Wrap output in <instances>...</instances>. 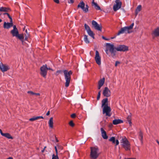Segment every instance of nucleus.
Instances as JSON below:
<instances>
[{"label": "nucleus", "instance_id": "e433bc0d", "mask_svg": "<svg viewBox=\"0 0 159 159\" xmlns=\"http://www.w3.org/2000/svg\"><path fill=\"white\" fill-rule=\"evenodd\" d=\"M29 120L30 121H34L36 120L35 116H34L32 118H30L29 119Z\"/></svg>", "mask_w": 159, "mask_h": 159}, {"label": "nucleus", "instance_id": "c756f323", "mask_svg": "<svg viewBox=\"0 0 159 159\" xmlns=\"http://www.w3.org/2000/svg\"><path fill=\"white\" fill-rule=\"evenodd\" d=\"M84 40L85 42L87 44H88L90 43V41L88 38V36L86 35H84Z\"/></svg>", "mask_w": 159, "mask_h": 159}, {"label": "nucleus", "instance_id": "20e7f679", "mask_svg": "<svg viewBox=\"0 0 159 159\" xmlns=\"http://www.w3.org/2000/svg\"><path fill=\"white\" fill-rule=\"evenodd\" d=\"M90 157L92 159H96L99 156L100 153L98 148L97 146L90 148Z\"/></svg>", "mask_w": 159, "mask_h": 159}, {"label": "nucleus", "instance_id": "774afa93", "mask_svg": "<svg viewBox=\"0 0 159 159\" xmlns=\"http://www.w3.org/2000/svg\"><path fill=\"white\" fill-rule=\"evenodd\" d=\"M2 20L1 19H0V22H2Z\"/></svg>", "mask_w": 159, "mask_h": 159}, {"label": "nucleus", "instance_id": "4468645a", "mask_svg": "<svg viewBox=\"0 0 159 159\" xmlns=\"http://www.w3.org/2000/svg\"><path fill=\"white\" fill-rule=\"evenodd\" d=\"M10 69L9 66L6 65H4L2 63H0V69L3 72L7 71Z\"/></svg>", "mask_w": 159, "mask_h": 159}, {"label": "nucleus", "instance_id": "6e6d98bb", "mask_svg": "<svg viewBox=\"0 0 159 159\" xmlns=\"http://www.w3.org/2000/svg\"><path fill=\"white\" fill-rule=\"evenodd\" d=\"M61 72V70H58L57 71V73H60Z\"/></svg>", "mask_w": 159, "mask_h": 159}, {"label": "nucleus", "instance_id": "4c0bfd02", "mask_svg": "<svg viewBox=\"0 0 159 159\" xmlns=\"http://www.w3.org/2000/svg\"><path fill=\"white\" fill-rule=\"evenodd\" d=\"M7 16L10 19V22L12 23V20L11 17L10 16L9 14H7Z\"/></svg>", "mask_w": 159, "mask_h": 159}, {"label": "nucleus", "instance_id": "a211bd4d", "mask_svg": "<svg viewBox=\"0 0 159 159\" xmlns=\"http://www.w3.org/2000/svg\"><path fill=\"white\" fill-rule=\"evenodd\" d=\"M13 26V23L11 22L6 23L5 22L3 25V27L4 28L8 29Z\"/></svg>", "mask_w": 159, "mask_h": 159}, {"label": "nucleus", "instance_id": "a878e982", "mask_svg": "<svg viewBox=\"0 0 159 159\" xmlns=\"http://www.w3.org/2000/svg\"><path fill=\"white\" fill-rule=\"evenodd\" d=\"M48 123L49 127L51 128H52L53 127V120L52 117L50 118Z\"/></svg>", "mask_w": 159, "mask_h": 159}, {"label": "nucleus", "instance_id": "603ef678", "mask_svg": "<svg viewBox=\"0 0 159 159\" xmlns=\"http://www.w3.org/2000/svg\"><path fill=\"white\" fill-rule=\"evenodd\" d=\"M58 148L60 149L61 150L62 149V147L61 146H58Z\"/></svg>", "mask_w": 159, "mask_h": 159}, {"label": "nucleus", "instance_id": "6ab92c4d", "mask_svg": "<svg viewBox=\"0 0 159 159\" xmlns=\"http://www.w3.org/2000/svg\"><path fill=\"white\" fill-rule=\"evenodd\" d=\"M94 0H92V6L94 7V8L96 10H101L100 7L98 5L97 3L94 2Z\"/></svg>", "mask_w": 159, "mask_h": 159}, {"label": "nucleus", "instance_id": "dca6fc26", "mask_svg": "<svg viewBox=\"0 0 159 159\" xmlns=\"http://www.w3.org/2000/svg\"><path fill=\"white\" fill-rule=\"evenodd\" d=\"M102 136L103 139H108V136L107 135L106 132L102 128L100 129Z\"/></svg>", "mask_w": 159, "mask_h": 159}, {"label": "nucleus", "instance_id": "9d476101", "mask_svg": "<svg viewBox=\"0 0 159 159\" xmlns=\"http://www.w3.org/2000/svg\"><path fill=\"white\" fill-rule=\"evenodd\" d=\"M111 111V109L110 107L108 106L107 105L103 107V113H105L106 116H111V115L110 113Z\"/></svg>", "mask_w": 159, "mask_h": 159}, {"label": "nucleus", "instance_id": "aec40b11", "mask_svg": "<svg viewBox=\"0 0 159 159\" xmlns=\"http://www.w3.org/2000/svg\"><path fill=\"white\" fill-rule=\"evenodd\" d=\"M10 11V8L0 6V12H8Z\"/></svg>", "mask_w": 159, "mask_h": 159}, {"label": "nucleus", "instance_id": "ea45409f", "mask_svg": "<svg viewBox=\"0 0 159 159\" xmlns=\"http://www.w3.org/2000/svg\"><path fill=\"white\" fill-rule=\"evenodd\" d=\"M27 93H29L30 94L32 95H34V94H35V93H34L32 91H28L27 92Z\"/></svg>", "mask_w": 159, "mask_h": 159}, {"label": "nucleus", "instance_id": "7ed1b4c3", "mask_svg": "<svg viewBox=\"0 0 159 159\" xmlns=\"http://www.w3.org/2000/svg\"><path fill=\"white\" fill-rule=\"evenodd\" d=\"M63 72L65 79L66 80L65 85V86L67 87L69 86L71 80V75L72 74V72L71 70L68 71L67 70H64Z\"/></svg>", "mask_w": 159, "mask_h": 159}, {"label": "nucleus", "instance_id": "13d9d810", "mask_svg": "<svg viewBox=\"0 0 159 159\" xmlns=\"http://www.w3.org/2000/svg\"><path fill=\"white\" fill-rule=\"evenodd\" d=\"M102 87V86H101V85H98V89H100Z\"/></svg>", "mask_w": 159, "mask_h": 159}, {"label": "nucleus", "instance_id": "423d86ee", "mask_svg": "<svg viewBox=\"0 0 159 159\" xmlns=\"http://www.w3.org/2000/svg\"><path fill=\"white\" fill-rule=\"evenodd\" d=\"M40 75L44 78H46L47 75L48 67L46 65H44L40 68Z\"/></svg>", "mask_w": 159, "mask_h": 159}, {"label": "nucleus", "instance_id": "79ce46f5", "mask_svg": "<svg viewBox=\"0 0 159 159\" xmlns=\"http://www.w3.org/2000/svg\"><path fill=\"white\" fill-rule=\"evenodd\" d=\"M120 63V62L119 61H116V63H115V66H117L118 64H119Z\"/></svg>", "mask_w": 159, "mask_h": 159}, {"label": "nucleus", "instance_id": "b1692460", "mask_svg": "<svg viewBox=\"0 0 159 159\" xmlns=\"http://www.w3.org/2000/svg\"><path fill=\"white\" fill-rule=\"evenodd\" d=\"M3 136L5 137L8 139H13V138L11 136L10 134L8 133H5L2 134Z\"/></svg>", "mask_w": 159, "mask_h": 159}, {"label": "nucleus", "instance_id": "052dcab7", "mask_svg": "<svg viewBox=\"0 0 159 159\" xmlns=\"http://www.w3.org/2000/svg\"><path fill=\"white\" fill-rule=\"evenodd\" d=\"M39 119L41 118V119H43V117L42 116H39Z\"/></svg>", "mask_w": 159, "mask_h": 159}, {"label": "nucleus", "instance_id": "c9c22d12", "mask_svg": "<svg viewBox=\"0 0 159 159\" xmlns=\"http://www.w3.org/2000/svg\"><path fill=\"white\" fill-rule=\"evenodd\" d=\"M100 93H101V91H99L98 93V94L97 97V100H99V99H100V95H101Z\"/></svg>", "mask_w": 159, "mask_h": 159}, {"label": "nucleus", "instance_id": "1a4fd4ad", "mask_svg": "<svg viewBox=\"0 0 159 159\" xmlns=\"http://www.w3.org/2000/svg\"><path fill=\"white\" fill-rule=\"evenodd\" d=\"M115 2L116 4L113 6V9L115 11H116L121 8L122 3L120 0H116Z\"/></svg>", "mask_w": 159, "mask_h": 159}, {"label": "nucleus", "instance_id": "680f3d73", "mask_svg": "<svg viewBox=\"0 0 159 159\" xmlns=\"http://www.w3.org/2000/svg\"><path fill=\"white\" fill-rule=\"evenodd\" d=\"M7 14H9L8 13H7V12H5V13H4L3 14L4 15H7Z\"/></svg>", "mask_w": 159, "mask_h": 159}, {"label": "nucleus", "instance_id": "bb28decb", "mask_svg": "<svg viewBox=\"0 0 159 159\" xmlns=\"http://www.w3.org/2000/svg\"><path fill=\"white\" fill-rule=\"evenodd\" d=\"M105 78H103L102 79H101L98 82V85H101L102 86L104 83Z\"/></svg>", "mask_w": 159, "mask_h": 159}, {"label": "nucleus", "instance_id": "f257e3e1", "mask_svg": "<svg viewBox=\"0 0 159 159\" xmlns=\"http://www.w3.org/2000/svg\"><path fill=\"white\" fill-rule=\"evenodd\" d=\"M107 48L105 50V52L107 54H108V51L110 52L111 57L114 58L116 55V51L115 50V47L113 44L110 43H106Z\"/></svg>", "mask_w": 159, "mask_h": 159}, {"label": "nucleus", "instance_id": "0e129e2a", "mask_svg": "<svg viewBox=\"0 0 159 159\" xmlns=\"http://www.w3.org/2000/svg\"><path fill=\"white\" fill-rule=\"evenodd\" d=\"M126 159H136L135 158H127Z\"/></svg>", "mask_w": 159, "mask_h": 159}, {"label": "nucleus", "instance_id": "2f4dec72", "mask_svg": "<svg viewBox=\"0 0 159 159\" xmlns=\"http://www.w3.org/2000/svg\"><path fill=\"white\" fill-rule=\"evenodd\" d=\"M127 120L128 122L131 125L132 123L131 121V116H128L127 118Z\"/></svg>", "mask_w": 159, "mask_h": 159}, {"label": "nucleus", "instance_id": "6e6552de", "mask_svg": "<svg viewBox=\"0 0 159 159\" xmlns=\"http://www.w3.org/2000/svg\"><path fill=\"white\" fill-rule=\"evenodd\" d=\"M85 4L83 1L81 2L77 6L78 8H81L85 13L88 11L89 7L87 4L86 5V7H84Z\"/></svg>", "mask_w": 159, "mask_h": 159}, {"label": "nucleus", "instance_id": "f3484780", "mask_svg": "<svg viewBox=\"0 0 159 159\" xmlns=\"http://www.w3.org/2000/svg\"><path fill=\"white\" fill-rule=\"evenodd\" d=\"M153 37H158L159 36V28H157L154 30L152 34Z\"/></svg>", "mask_w": 159, "mask_h": 159}, {"label": "nucleus", "instance_id": "7c9ffc66", "mask_svg": "<svg viewBox=\"0 0 159 159\" xmlns=\"http://www.w3.org/2000/svg\"><path fill=\"white\" fill-rule=\"evenodd\" d=\"M84 27L85 30H86L87 32L89 30H91V29L89 26L87 25L86 24H84Z\"/></svg>", "mask_w": 159, "mask_h": 159}, {"label": "nucleus", "instance_id": "bf43d9fd", "mask_svg": "<svg viewBox=\"0 0 159 159\" xmlns=\"http://www.w3.org/2000/svg\"><path fill=\"white\" fill-rule=\"evenodd\" d=\"M48 70H52V71H53V70H52V69H51V68H48Z\"/></svg>", "mask_w": 159, "mask_h": 159}, {"label": "nucleus", "instance_id": "a18cd8bd", "mask_svg": "<svg viewBox=\"0 0 159 159\" xmlns=\"http://www.w3.org/2000/svg\"><path fill=\"white\" fill-rule=\"evenodd\" d=\"M29 34H25V40H27L28 39V37H29Z\"/></svg>", "mask_w": 159, "mask_h": 159}, {"label": "nucleus", "instance_id": "39448f33", "mask_svg": "<svg viewBox=\"0 0 159 159\" xmlns=\"http://www.w3.org/2000/svg\"><path fill=\"white\" fill-rule=\"evenodd\" d=\"M122 147L125 150H129L130 149V145L128 139L126 138H122L120 141Z\"/></svg>", "mask_w": 159, "mask_h": 159}, {"label": "nucleus", "instance_id": "f8f14e48", "mask_svg": "<svg viewBox=\"0 0 159 159\" xmlns=\"http://www.w3.org/2000/svg\"><path fill=\"white\" fill-rule=\"evenodd\" d=\"M95 59L96 63L98 65L101 64V57H100L99 52L97 50L96 51Z\"/></svg>", "mask_w": 159, "mask_h": 159}, {"label": "nucleus", "instance_id": "58836bf2", "mask_svg": "<svg viewBox=\"0 0 159 159\" xmlns=\"http://www.w3.org/2000/svg\"><path fill=\"white\" fill-rule=\"evenodd\" d=\"M7 16L10 19V22L12 23V20L11 17L10 16L9 14H7Z\"/></svg>", "mask_w": 159, "mask_h": 159}, {"label": "nucleus", "instance_id": "338daca9", "mask_svg": "<svg viewBox=\"0 0 159 159\" xmlns=\"http://www.w3.org/2000/svg\"><path fill=\"white\" fill-rule=\"evenodd\" d=\"M56 141H57V142H58V140H57V139H56Z\"/></svg>", "mask_w": 159, "mask_h": 159}, {"label": "nucleus", "instance_id": "de8ad7c7", "mask_svg": "<svg viewBox=\"0 0 159 159\" xmlns=\"http://www.w3.org/2000/svg\"><path fill=\"white\" fill-rule=\"evenodd\" d=\"M115 143H116V145H118L119 143V141L118 140H116L115 141Z\"/></svg>", "mask_w": 159, "mask_h": 159}, {"label": "nucleus", "instance_id": "4be33fe9", "mask_svg": "<svg viewBox=\"0 0 159 159\" xmlns=\"http://www.w3.org/2000/svg\"><path fill=\"white\" fill-rule=\"evenodd\" d=\"M16 37L20 39L22 43L24 44V37L23 34H19Z\"/></svg>", "mask_w": 159, "mask_h": 159}, {"label": "nucleus", "instance_id": "69168bd1", "mask_svg": "<svg viewBox=\"0 0 159 159\" xmlns=\"http://www.w3.org/2000/svg\"><path fill=\"white\" fill-rule=\"evenodd\" d=\"M25 32L26 33L27 35L28 34L27 33V30H25Z\"/></svg>", "mask_w": 159, "mask_h": 159}, {"label": "nucleus", "instance_id": "ddd939ff", "mask_svg": "<svg viewBox=\"0 0 159 159\" xmlns=\"http://www.w3.org/2000/svg\"><path fill=\"white\" fill-rule=\"evenodd\" d=\"M103 94L104 96L107 97H109L111 96V91L107 87H106L103 90Z\"/></svg>", "mask_w": 159, "mask_h": 159}, {"label": "nucleus", "instance_id": "412c9836", "mask_svg": "<svg viewBox=\"0 0 159 159\" xmlns=\"http://www.w3.org/2000/svg\"><path fill=\"white\" fill-rule=\"evenodd\" d=\"M123 122V120L119 119H115L114 120H113L112 121V123L114 125L119 124L122 123Z\"/></svg>", "mask_w": 159, "mask_h": 159}, {"label": "nucleus", "instance_id": "e2e57ef3", "mask_svg": "<svg viewBox=\"0 0 159 159\" xmlns=\"http://www.w3.org/2000/svg\"><path fill=\"white\" fill-rule=\"evenodd\" d=\"M44 148H43V149L41 151V152H44Z\"/></svg>", "mask_w": 159, "mask_h": 159}, {"label": "nucleus", "instance_id": "864d4df0", "mask_svg": "<svg viewBox=\"0 0 159 159\" xmlns=\"http://www.w3.org/2000/svg\"><path fill=\"white\" fill-rule=\"evenodd\" d=\"M102 38L103 39H105V40H108V39H106L105 37H104V36H102Z\"/></svg>", "mask_w": 159, "mask_h": 159}, {"label": "nucleus", "instance_id": "c03bdc74", "mask_svg": "<svg viewBox=\"0 0 159 159\" xmlns=\"http://www.w3.org/2000/svg\"><path fill=\"white\" fill-rule=\"evenodd\" d=\"M55 149L56 152V155H58V152H57V148L56 146L55 147Z\"/></svg>", "mask_w": 159, "mask_h": 159}, {"label": "nucleus", "instance_id": "8fccbe9b", "mask_svg": "<svg viewBox=\"0 0 159 159\" xmlns=\"http://www.w3.org/2000/svg\"><path fill=\"white\" fill-rule=\"evenodd\" d=\"M35 120H37L39 119V116H35Z\"/></svg>", "mask_w": 159, "mask_h": 159}, {"label": "nucleus", "instance_id": "cd10ccee", "mask_svg": "<svg viewBox=\"0 0 159 159\" xmlns=\"http://www.w3.org/2000/svg\"><path fill=\"white\" fill-rule=\"evenodd\" d=\"M141 7L142 6L141 5H139L137 6L135 11V13L136 15H137L138 13L141 11Z\"/></svg>", "mask_w": 159, "mask_h": 159}, {"label": "nucleus", "instance_id": "37998d69", "mask_svg": "<svg viewBox=\"0 0 159 159\" xmlns=\"http://www.w3.org/2000/svg\"><path fill=\"white\" fill-rule=\"evenodd\" d=\"M74 0H70V1H69L68 2L69 3H74Z\"/></svg>", "mask_w": 159, "mask_h": 159}, {"label": "nucleus", "instance_id": "4d7b16f0", "mask_svg": "<svg viewBox=\"0 0 159 159\" xmlns=\"http://www.w3.org/2000/svg\"><path fill=\"white\" fill-rule=\"evenodd\" d=\"M116 35H115V36H114L113 37H111V39H113L115 38H116Z\"/></svg>", "mask_w": 159, "mask_h": 159}, {"label": "nucleus", "instance_id": "2eb2a0df", "mask_svg": "<svg viewBox=\"0 0 159 159\" xmlns=\"http://www.w3.org/2000/svg\"><path fill=\"white\" fill-rule=\"evenodd\" d=\"M13 28V30L11 31V33L12 34L13 36L16 37L19 34L16 25H14Z\"/></svg>", "mask_w": 159, "mask_h": 159}, {"label": "nucleus", "instance_id": "3c124183", "mask_svg": "<svg viewBox=\"0 0 159 159\" xmlns=\"http://www.w3.org/2000/svg\"><path fill=\"white\" fill-rule=\"evenodd\" d=\"M50 111H48L46 114V115L48 116L50 114Z\"/></svg>", "mask_w": 159, "mask_h": 159}, {"label": "nucleus", "instance_id": "f03ea898", "mask_svg": "<svg viewBox=\"0 0 159 159\" xmlns=\"http://www.w3.org/2000/svg\"><path fill=\"white\" fill-rule=\"evenodd\" d=\"M134 23H132L130 26H125L121 28L120 30L118 32L117 34V35H119L120 34H130L132 32V30L134 26Z\"/></svg>", "mask_w": 159, "mask_h": 159}, {"label": "nucleus", "instance_id": "5701e85b", "mask_svg": "<svg viewBox=\"0 0 159 159\" xmlns=\"http://www.w3.org/2000/svg\"><path fill=\"white\" fill-rule=\"evenodd\" d=\"M107 102V98H106L103 99L102 101V107H104V106H106V105H108Z\"/></svg>", "mask_w": 159, "mask_h": 159}, {"label": "nucleus", "instance_id": "f704fd0d", "mask_svg": "<svg viewBox=\"0 0 159 159\" xmlns=\"http://www.w3.org/2000/svg\"><path fill=\"white\" fill-rule=\"evenodd\" d=\"M69 125L72 127H73L74 126V124L73 123L72 121H71L69 122Z\"/></svg>", "mask_w": 159, "mask_h": 159}, {"label": "nucleus", "instance_id": "a19ab883", "mask_svg": "<svg viewBox=\"0 0 159 159\" xmlns=\"http://www.w3.org/2000/svg\"><path fill=\"white\" fill-rule=\"evenodd\" d=\"M76 116V115L74 113L71 115V117L72 118H75Z\"/></svg>", "mask_w": 159, "mask_h": 159}, {"label": "nucleus", "instance_id": "9b49d317", "mask_svg": "<svg viewBox=\"0 0 159 159\" xmlns=\"http://www.w3.org/2000/svg\"><path fill=\"white\" fill-rule=\"evenodd\" d=\"M93 26L94 28L98 31H102V26L99 25L95 21L93 20L92 22Z\"/></svg>", "mask_w": 159, "mask_h": 159}, {"label": "nucleus", "instance_id": "0eeeda50", "mask_svg": "<svg viewBox=\"0 0 159 159\" xmlns=\"http://www.w3.org/2000/svg\"><path fill=\"white\" fill-rule=\"evenodd\" d=\"M128 47L124 45H119L115 48V50L118 51L125 52L128 50Z\"/></svg>", "mask_w": 159, "mask_h": 159}, {"label": "nucleus", "instance_id": "5fc2aeb1", "mask_svg": "<svg viewBox=\"0 0 159 159\" xmlns=\"http://www.w3.org/2000/svg\"><path fill=\"white\" fill-rule=\"evenodd\" d=\"M34 95H35L36 96H39V95H40V94L39 93H35V94H34Z\"/></svg>", "mask_w": 159, "mask_h": 159}, {"label": "nucleus", "instance_id": "c85d7f7f", "mask_svg": "<svg viewBox=\"0 0 159 159\" xmlns=\"http://www.w3.org/2000/svg\"><path fill=\"white\" fill-rule=\"evenodd\" d=\"M139 138L140 139L142 144L143 143V134L140 131L139 133Z\"/></svg>", "mask_w": 159, "mask_h": 159}, {"label": "nucleus", "instance_id": "49530a36", "mask_svg": "<svg viewBox=\"0 0 159 159\" xmlns=\"http://www.w3.org/2000/svg\"><path fill=\"white\" fill-rule=\"evenodd\" d=\"M54 1L57 3H59V0H53Z\"/></svg>", "mask_w": 159, "mask_h": 159}, {"label": "nucleus", "instance_id": "473e14b6", "mask_svg": "<svg viewBox=\"0 0 159 159\" xmlns=\"http://www.w3.org/2000/svg\"><path fill=\"white\" fill-rule=\"evenodd\" d=\"M109 140L110 141L112 142V143H115V138L114 137H112L110 138L109 139Z\"/></svg>", "mask_w": 159, "mask_h": 159}, {"label": "nucleus", "instance_id": "72a5a7b5", "mask_svg": "<svg viewBox=\"0 0 159 159\" xmlns=\"http://www.w3.org/2000/svg\"><path fill=\"white\" fill-rule=\"evenodd\" d=\"M52 159H59L58 155H55L54 154H53L52 155Z\"/></svg>", "mask_w": 159, "mask_h": 159}, {"label": "nucleus", "instance_id": "393cba45", "mask_svg": "<svg viewBox=\"0 0 159 159\" xmlns=\"http://www.w3.org/2000/svg\"><path fill=\"white\" fill-rule=\"evenodd\" d=\"M87 33L89 36L92 38L93 39H94V34L91 30L87 31Z\"/></svg>", "mask_w": 159, "mask_h": 159}, {"label": "nucleus", "instance_id": "09e8293b", "mask_svg": "<svg viewBox=\"0 0 159 159\" xmlns=\"http://www.w3.org/2000/svg\"><path fill=\"white\" fill-rule=\"evenodd\" d=\"M0 133L1 135L2 136H3L2 134H4V133L2 132V130L0 129Z\"/></svg>", "mask_w": 159, "mask_h": 159}]
</instances>
